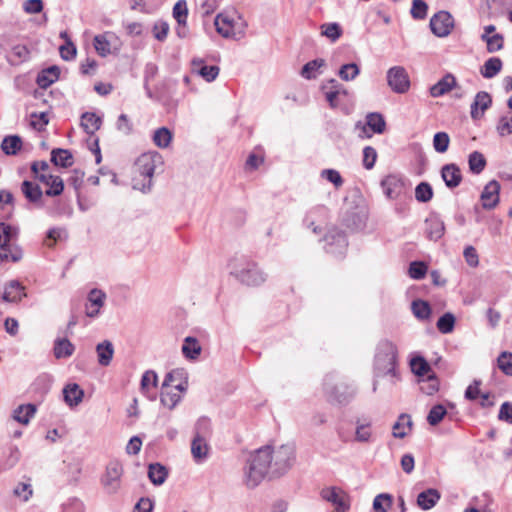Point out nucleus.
<instances>
[{"label": "nucleus", "instance_id": "c756f323", "mask_svg": "<svg viewBox=\"0 0 512 512\" xmlns=\"http://www.w3.org/2000/svg\"><path fill=\"white\" fill-rule=\"evenodd\" d=\"M36 405L22 404L13 411V419L23 425H27L36 413Z\"/></svg>", "mask_w": 512, "mask_h": 512}, {"label": "nucleus", "instance_id": "bf43d9fd", "mask_svg": "<svg viewBox=\"0 0 512 512\" xmlns=\"http://www.w3.org/2000/svg\"><path fill=\"white\" fill-rule=\"evenodd\" d=\"M188 15L187 4L185 0H179L173 8V17L177 21L179 25L183 24V29L185 28L186 20Z\"/></svg>", "mask_w": 512, "mask_h": 512}, {"label": "nucleus", "instance_id": "8fccbe9b", "mask_svg": "<svg viewBox=\"0 0 512 512\" xmlns=\"http://www.w3.org/2000/svg\"><path fill=\"white\" fill-rule=\"evenodd\" d=\"M468 163L471 172L474 174L481 173L486 166V160L483 154L478 151H474L469 155Z\"/></svg>", "mask_w": 512, "mask_h": 512}, {"label": "nucleus", "instance_id": "cd10ccee", "mask_svg": "<svg viewBox=\"0 0 512 512\" xmlns=\"http://www.w3.org/2000/svg\"><path fill=\"white\" fill-rule=\"evenodd\" d=\"M65 402L70 406H77L83 399L84 391L76 383L68 384L63 389Z\"/></svg>", "mask_w": 512, "mask_h": 512}, {"label": "nucleus", "instance_id": "69168bd1", "mask_svg": "<svg viewBox=\"0 0 512 512\" xmlns=\"http://www.w3.org/2000/svg\"><path fill=\"white\" fill-rule=\"evenodd\" d=\"M320 176L332 183L336 189L340 188L344 183L342 176L335 169H324L321 171Z\"/></svg>", "mask_w": 512, "mask_h": 512}, {"label": "nucleus", "instance_id": "bb28decb", "mask_svg": "<svg viewBox=\"0 0 512 512\" xmlns=\"http://www.w3.org/2000/svg\"><path fill=\"white\" fill-rule=\"evenodd\" d=\"M24 296V287L20 282L12 280L6 285L2 298L6 302H18Z\"/></svg>", "mask_w": 512, "mask_h": 512}, {"label": "nucleus", "instance_id": "ea45409f", "mask_svg": "<svg viewBox=\"0 0 512 512\" xmlns=\"http://www.w3.org/2000/svg\"><path fill=\"white\" fill-rule=\"evenodd\" d=\"M393 496L389 493H380L373 500L374 512H388L393 505Z\"/></svg>", "mask_w": 512, "mask_h": 512}, {"label": "nucleus", "instance_id": "4468645a", "mask_svg": "<svg viewBox=\"0 0 512 512\" xmlns=\"http://www.w3.org/2000/svg\"><path fill=\"white\" fill-rule=\"evenodd\" d=\"M321 90L325 95L326 101L331 108H336L339 105L338 98L340 95H347V90L342 84L335 79H329L321 85Z\"/></svg>", "mask_w": 512, "mask_h": 512}, {"label": "nucleus", "instance_id": "b1692460", "mask_svg": "<svg viewBox=\"0 0 512 512\" xmlns=\"http://www.w3.org/2000/svg\"><path fill=\"white\" fill-rule=\"evenodd\" d=\"M426 234L430 240L437 241L443 235L445 231L444 222L437 215H431L425 221Z\"/></svg>", "mask_w": 512, "mask_h": 512}, {"label": "nucleus", "instance_id": "a211bd4d", "mask_svg": "<svg viewBox=\"0 0 512 512\" xmlns=\"http://www.w3.org/2000/svg\"><path fill=\"white\" fill-rule=\"evenodd\" d=\"M328 215V209L324 205H316L312 207L306 214L304 223L308 228H311L315 234L321 232V228L316 225V221L325 220Z\"/></svg>", "mask_w": 512, "mask_h": 512}, {"label": "nucleus", "instance_id": "6ab92c4d", "mask_svg": "<svg viewBox=\"0 0 512 512\" xmlns=\"http://www.w3.org/2000/svg\"><path fill=\"white\" fill-rule=\"evenodd\" d=\"M37 179L49 187L45 191L47 196H58L63 192L64 183L60 176L41 173Z\"/></svg>", "mask_w": 512, "mask_h": 512}, {"label": "nucleus", "instance_id": "5fc2aeb1", "mask_svg": "<svg viewBox=\"0 0 512 512\" xmlns=\"http://www.w3.org/2000/svg\"><path fill=\"white\" fill-rule=\"evenodd\" d=\"M433 197V189L427 182L419 183L415 188V198L418 202L426 203Z\"/></svg>", "mask_w": 512, "mask_h": 512}, {"label": "nucleus", "instance_id": "338daca9", "mask_svg": "<svg viewBox=\"0 0 512 512\" xmlns=\"http://www.w3.org/2000/svg\"><path fill=\"white\" fill-rule=\"evenodd\" d=\"M157 382H158L157 374L152 370H148L142 375L141 390L144 393H147L151 387L152 388L157 387Z\"/></svg>", "mask_w": 512, "mask_h": 512}, {"label": "nucleus", "instance_id": "5701e85b", "mask_svg": "<svg viewBox=\"0 0 512 512\" xmlns=\"http://www.w3.org/2000/svg\"><path fill=\"white\" fill-rule=\"evenodd\" d=\"M456 85V78L452 74L448 73L444 77H442L436 84L431 86L430 95L435 98L443 96L450 92L454 87H456Z\"/></svg>", "mask_w": 512, "mask_h": 512}, {"label": "nucleus", "instance_id": "2eb2a0df", "mask_svg": "<svg viewBox=\"0 0 512 512\" xmlns=\"http://www.w3.org/2000/svg\"><path fill=\"white\" fill-rule=\"evenodd\" d=\"M500 184L492 180L486 184L481 193V202L484 209H493L499 203Z\"/></svg>", "mask_w": 512, "mask_h": 512}, {"label": "nucleus", "instance_id": "393cba45", "mask_svg": "<svg viewBox=\"0 0 512 512\" xmlns=\"http://www.w3.org/2000/svg\"><path fill=\"white\" fill-rule=\"evenodd\" d=\"M21 191L29 202L42 206L43 192L38 184L25 180L21 184Z\"/></svg>", "mask_w": 512, "mask_h": 512}, {"label": "nucleus", "instance_id": "3c124183", "mask_svg": "<svg viewBox=\"0 0 512 512\" xmlns=\"http://www.w3.org/2000/svg\"><path fill=\"white\" fill-rule=\"evenodd\" d=\"M180 400L181 394L174 392L172 389H165L161 392L160 401L163 406L169 408L170 410L174 409Z\"/></svg>", "mask_w": 512, "mask_h": 512}, {"label": "nucleus", "instance_id": "f704fd0d", "mask_svg": "<svg viewBox=\"0 0 512 512\" xmlns=\"http://www.w3.org/2000/svg\"><path fill=\"white\" fill-rule=\"evenodd\" d=\"M75 350V346L66 338L56 339L54 343V356L57 359L70 357Z\"/></svg>", "mask_w": 512, "mask_h": 512}, {"label": "nucleus", "instance_id": "c85d7f7f", "mask_svg": "<svg viewBox=\"0 0 512 512\" xmlns=\"http://www.w3.org/2000/svg\"><path fill=\"white\" fill-rule=\"evenodd\" d=\"M208 452V440L194 437L191 443V453L194 460L197 463L203 462L207 458Z\"/></svg>", "mask_w": 512, "mask_h": 512}, {"label": "nucleus", "instance_id": "4c0bfd02", "mask_svg": "<svg viewBox=\"0 0 512 512\" xmlns=\"http://www.w3.org/2000/svg\"><path fill=\"white\" fill-rule=\"evenodd\" d=\"M502 69V61L498 57H492L485 61L481 68V75L490 79L496 76Z\"/></svg>", "mask_w": 512, "mask_h": 512}, {"label": "nucleus", "instance_id": "680f3d73", "mask_svg": "<svg viewBox=\"0 0 512 512\" xmlns=\"http://www.w3.org/2000/svg\"><path fill=\"white\" fill-rule=\"evenodd\" d=\"M450 143V137L446 132H437L433 137V147L436 152L444 153L447 151Z\"/></svg>", "mask_w": 512, "mask_h": 512}, {"label": "nucleus", "instance_id": "4d7b16f0", "mask_svg": "<svg viewBox=\"0 0 512 512\" xmlns=\"http://www.w3.org/2000/svg\"><path fill=\"white\" fill-rule=\"evenodd\" d=\"M13 494L22 501L27 502L33 495L30 480L27 482H19L13 489Z\"/></svg>", "mask_w": 512, "mask_h": 512}, {"label": "nucleus", "instance_id": "7ed1b4c3", "mask_svg": "<svg viewBox=\"0 0 512 512\" xmlns=\"http://www.w3.org/2000/svg\"><path fill=\"white\" fill-rule=\"evenodd\" d=\"M397 347L389 340H382L377 345L374 370L375 377L390 375L397 378Z\"/></svg>", "mask_w": 512, "mask_h": 512}, {"label": "nucleus", "instance_id": "79ce46f5", "mask_svg": "<svg viewBox=\"0 0 512 512\" xmlns=\"http://www.w3.org/2000/svg\"><path fill=\"white\" fill-rule=\"evenodd\" d=\"M172 132L166 128L161 127L154 131L153 142L159 148H167L172 141Z\"/></svg>", "mask_w": 512, "mask_h": 512}, {"label": "nucleus", "instance_id": "f8f14e48", "mask_svg": "<svg viewBox=\"0 0 512 512\" xmlns=\"http://www.w3.org/2000/svg\"><path fill=\"white\" fill-rule=\"evenodd\" d=\"M387 82L390 88L399 94L405 93L410 87L409 76L402 66H394L388 70Z\"/></svg>", "mask_w": 512, "mask_h": 512}, {"label": "nucleus", "instance_id": "6e6d98bb", "mask_svg": "<svg viewBox=\"0 0 512 512\" xmlns=\"http://www.w3.org/2000/svg\"><path fill=\"white\" fill-rule=\"evenodd\" d=\"M455 325V317L452 313L447 312L443 314L437 321V329L443 333L448 334L451 333L454 329Z\"/></svg>", "mask_w": 512, "mask_h": 512}, {"label": "nucleus", "instance_id": "e2e57ef3", "mask_svg": "<svg viewBox=\"0 0 512 512\" xmlns=\"http://www.w3.org/2000/svg\"><path fill=\"white\" fill-rule=\"evenodd\" d=\"M355 431V441L360 443H367L370 441L372 432L370 429V423H360L357 421Z\"/></svg>", "mask_w": 512, "mask_h": 512}, {"label": "nucleus", "instance_id": "9d476101", "mask_svg": "<svg viewBox=\"0 0 512 512\" xmlns=\"http://www.w3.org/2000/svg\"><path fill=\"white\" fill-rule=\"evenodd\" d=\"M367 213L364 207L346 204L343 214V224L351 230H359L364 227Z\"/></svg>", "mask_w": 512, "mask_h": 512}, {"label": "nucleus", "instance_id": "c9c22d12", "mask_svg": "<svg viewBox=\"0 0 512 512\" xmlns=\"http://www.w3.org/2000/svg\"><path fill=\"white\" fill-rule=\"evenodd\" d=\"M168 476L165 466L159 463H152L148 467V477L154 485H161Z\"/></svg>", "mask_w": 512, "mask_h": 512}, {"label": "nucleus", "instance_id": "f3484780", "mask_svg": "<svg viewBox=\"0 0 512 512\" xmlns=\"http://www.w3.org/2000/svg\"><path fill=\"white\" fill-rule=\"evenodd\" d=\"M106 299L104 291L94 288L88 293V303L86 304V315L90 318L98 316L100 308L103 307Z\"/></svg>", "mask_w": 512, "mask_h": 512}, {"label": "nucleus", "instance_id": "603ef678", "mask_svg": "<svg viewBox=\"0 0 512 512\" xmlns=\"http://www.w3.org/2000/svg\"><path fill=\"white\" fill-rule=\"evenodd\" d=\"M359 73L360 68L356 63H347L340 67L338 76L343 81H352L359 75Z\"/></svg>", "mask_w": 512, "mask_h": 512}, {"label": "nucleus", "instance_id": "aec40b11", "mask_svg": "<svg viewBox=\"0 0 512 512\" xmlns=\"http://www.w3.org/2000/svg\"><path fill=\"white\" fill-rule=\"evenodd\" d=\"M441 176L446 186L449 188H456L462 181V174L456 164H446L441 169Z\"/></svg>", "mask_w": 512, "mask_h": 512}, {"label": "nucleus", "instance_id": "1a4fd4ad", "mask_svg": "<svg viewBox=\"0 0 512 512\" xmlns=\"http://www.w3.org/2000/svg\"><path fill=\"white\" fill-rule=\"evenodd\" d=\"M326 243L325 250L327 253L334 255L335 257L342 258L346 252L348 242L346 235L336 229H331L324 238Z\"/></svg>", "mask_w": 512, "mask_h": 512}, {"label": "nucleus", "instance_id": "09e8293b", "mask_svg": "<svg viewBox=\"0 0 512 512\" xmlns=\"http://www.w3.org/2000/svg\"><path fill=\"white\" fill-rule=\"evenodd\" d=\"M29 49L25 45H15L12 50L10 56H8V61L12 64H18L28 60L29 58Z\"/></svg>", "mask_w": 512, "mask_h": 512}, {"label": "nucleus", "instance_id": "13d9d810", "mask_svg": "<svg viewBox=\"0 0 512 512\" xmlns=\"http://www.w3.org/2000/svg\"><path fill=\"white\" fill-rule=\"evenodd\" d=\"M446 413L447 411L445 407L441 404H437L430 409L427 416V422L431 426H436L443 420Z\"/></svg>", "mask_w": 512, "mask_h": 512}, {"label": "nucleus", "instance_id": "0eeeda50", "mask_svg": "<svg viewBox=\"0 0 512 512\" xmlns=\"http://www.w3.org/2000/svg\"><path fill=\"white\" fill-rule=\"evenodd\" d=\"M235 21L228 15L219 14L215 18L217 32L225 38L238 40L245 34L246 23L239 19Z\"/></svg>", "mask_w": 512, "mask_h": 512}, {"label": "nucleus", "instance_id": "a878e982", "mask_svg": "<svg viewBox=\"0 0 512 512\" xmlns=\"http://www.w3.org/2000/svg\"><path fill=\"white\" fill-rule=\"evenodd\" d=\"M441 498V494L437 489L429 488L417 496V505L423 510L433 508Z\"/></svg>", "mask_w": 512, "mask_h": 512}, {"label": "nucleus", "instance_id": "473e14b6", "mask_svg": "<svg viewBox=\"0 0 512 512\" xmlns=\"http://www.w3.org/2000/svg\"><path fill=\"white\" fill-rule=\"evenodd\" d=\"M60 75V69L58 66H50L41 71V73L37 77V84L41 88H47L55 81L58 80Z\"/></svg>", "mask_w": 512, "mask_h": 512}, {"label": "nucleus", "instance_id": "864d4df0", "mask_svg": "<svg viewBox=\"0 0 512 512\" xmlns=\"http://www.w3.org/2000/svg\"><path fill=\"white\" fill-rule=\"evenodd\" d=\"M195 435L196 438L201 439H209L211 435V422L206 417H201L198 419L195 425Z\"/></svg>", "mask_w": 512, "mask_h": 512}, {"label": "nucleus", "instance_id": "37998d69", "mask_svg": "<svg viewBox=\"0 0 512 512\" xmlns=\"http://www.w3.org/2000/svg\"><path fill=\"white\" fill-rule=\"evenodd\" d=\"M420 390L426 395H433L439 389V381L434 373L419 379Z\"/></svg>", "mask_w": 512, "mask_h": 512}, {"label": "nucleus", "instance_id": "39448f33", "mask_svg": "<svg viewBox=\"0 0 512 512\" xmlns=\"http://www.w3.org/2000/svg\"><path fill=\"white\" fill-rule=\"evenodd\" d=\"M18 229L1 222L0 223V264L5 262H18L23 257L21 248L11 244L16 239Z\"/></svg>", "mask_w": 512, "mask_h": 512}, {"label": "nucleus", "instance_id": "412c9836", "mask_svg": "<svg viewBox=\"0 0 512 512\" xmlns=\"http://www.w3.org/2000/svg\"><path fill=\"white\" fill-rule=\"evenodd\" d=\"M492 103L491 97L487 92H478L471 104V117L474 120L480 119L485 110H487Z\"/></svg>", "mask_w": 512, "mask_h": 512}, {"label": "nucleus", "instance_id": "20e7f679", "mask_svg": "<svg viewBox=\"0 0 512 512\" xmlns=\"http://www.w3.org/2000/svg\"><path fill=\"white\" fill-rule=\"evenodd\" d=\"M323 390L330 403L346 404L355 395L353 385L341 381L335 374H327L323 380Z\"/></svg>", "mask_w": 512, "mask_h": 512}, {"label": "nucleus", "instance_id": "a19ab883", "mask_svg": "<svg viewBox=\"0 0 512 512\" xmlns=\"http://www.w3.org/2000/svg\"><path fill=\"white\" fill-rule=\"evenodd\" d=\"M21 147L22 140L17 135L6 136L1 143V148L6 155H16Z\"/></svg>", "mask_w": 512, "mask_h": 512}, {"label": "nucleus", "instance_id": "7c9ffc66", "mask_svg": "<svg viewBox=\"0 0 512 512\" xmlns=\"http://www.w3.org/2000/svg\"><path fill=\"white\" fill-rule=\"evenodd\" d=\"M96 353L99 364L101 366H108L111 363L114 355L113 344L108 340L99 343L96 346Z\"/></svg>", "mask_w": 512, "mask_h": 512}, {"label": "nucleus", "instance_id": "a18cd8bd", "mask_svg": "<svg viewBox=\"0 0 512 512\" xmlns=\"http://www.w3.org/2000/svg\"><path fill=\"white\" fill-rule=\"evenodd\" d=\"M412 372L420 378L430 375L431 367L421 356L414 357L410 362Z\"/></svg>", "mask_w": 512, "mask_h": 512}, {"label": "nucleus", "instance_id": "72a5a7b5", "mask_svg": "<svg viewBox=\"0 0 512 512\" xmlns=\"http://www.w3.org/2000/svg\"><path fill=\"white\" fill-rule=\"evenodd\" d=\"M201 350V345L196 338L188 336L184 339L182 353L185 358L195 360L200 355Z\"/></svg>", "mask_w": 512, "mask_h": 512}, {"label": "nucleus", "instance_id": "49530a36", "mask_svg": "<svg viewBox=\"0 0 512 512\" xmlns=\"http://www.w3.org/2000/svg\"><path fill=\"white\" fill-rule=\"evenodd\" d=\"M366 125L377 134L384 132L386 123L383 116L379 113H370L366 117Z\"/></svg>", "mask_w": 512, "mask_h": 512}, {"label": "nucleus", "instance_id": "ddd939ff", "mask_svg": "<svg viewBox=\"0 0 512 512\" xmlns=\"http://www.w3.org/2000/svg\"><path fill=\"white\" fill-rule=\"evenodd\" d=\"M381 187L387 198L397 199L405 191V182L402 177L390 174L381 181Z\"/></svg>", "mask_w": 512, "mask_h": 512}, {"label": "nucleus", "instance_id": "de8ad7c7", "mask_svg": "<svg viewBox=\"0 0 512 512\" xmlns=\"http://www.w3.org/2000/svg\"><path fill=\"white\" fill-rule=\"evenodd\" d=\"M412 312L420 320H426L430 317L431 308L428 302L423 300H414L412 302Z\"/></svg>", "mask_w": 512, "mask_h": 512}, {"label": "nucleus", "instance_id": "4be33fe9", "mask_svg": "<svg viewBox=\"0 0 512 512\" xmlns=\"http://www.w3.org/2000/svg\"><path fill=\"white\" fill-rule=\"evenodd\" d=\"M323 499L330 502L337 512H345L349 509V504L345 497L335 488H326L321 492Z\"/></svg>", "mask_w": 512, "mask_h": 512}, {"label": "nucleus", "instance_id": "9b49d317", "mask_svg": "<svg viewBox=\"0 0 512 512\" xmlns=\"http://www.w3.org/2000/svg\"><path fill=\"white\" fill-rule=\"evenodd\" d=\"M429 26L437 37H446L454 27V19L449 12L439 11L431 17Z\"/></svg>", "mask_w": 512, "mask_h": 512}, {"label": "nucleus", "instance_id": "2f4dec72", "mask_svg": "<svg viewBox=\"0 0 512 512\" xmlns=\"http://www.w3.org/2000/svg\"><path fill=\"white\" fill-rule=\"evenodd\" d=\"M413 422L408 414H401L394 423L392 430L395 438L402 439L411 430Z\"/></svg>", "mask_w": 512, "mask_h": 512}, {"label": "nucleus", "instance_id": "423d86ee", "mask_svg": "<svg viewBox=\"0 0 512 512\" xmlns=\"http://www.w3.org/2000/svg\"><path fill=\"white\" fill-rule=\"evenodd\" d=\"M231 274L248 286H258L267 279V274L259 268L257 263L249 260H241L239 264H232Z\"/></svg>", "mask_w": 512, "mask_h": 512}, {"label": "nucleus", "instance_id": "f257e3e1", "mask_svg": "<svg viewBox=\"0 0 512 512\" xmlns=\"http://www.w3.org/2000/svg\"><path fill=\"white\" fill-rule=\"evenodd\" d=\"M296 460L293 444H283L276 448L264 446L247 459L243 468V481L248 488L257 487L266 476L280 477L287 473Z\"/></svg>", "mask_w": 512, "mask_h": 512}, {"label": "nucleus", "instance_id": "58836bf2", "mask_svg": "<svg viewBox=\"0 0 512 512\" xmlns=\"http://www.w3.org/2000/svg\"><path fill=\"white\" fill-rule=\"evenodd\" d=\"M51 161L61 167H69L73 164V156L66 149H53L51 152Z\"/></svg>", "mask_w": 512, "mask_h": 512}, {"label": "nucleus", "instance_id": "c03bdc74", "mask_svg": "<svg viewBox=\"0 0 512 512\" xmlns=\"http://www.w3.org/2000/svg\"><path fill=\"white\" fill-rule=\"evenodd\" d=\"M325 61L323 59H314L307 62L301 69V76L305 79H315L318 75V70L324 66Z\"/></svg>", "mask_w": 512, "mask_h": 512}, {"label": "nucleus", "instance_id": "052dcab7", "mask_svg": "<svg viewBox=\"0 0 512 512\" xmlns=\"http://www.w3.org/2000/svg\"><path fill=\"white\" fill-rule=\"evenodd\" d=\"M482 41L486 43V48L489 53H495L504 46V36L500 33H494L492 36Z\"/></svg>", "mask_w": 512, "mask_h": 512}, {"label": "nucleus", "instance_id": "dca6fc26", "mask_svg": "<svg viewBox=\"0 0 512 512\" xmlns=\"http://www.w3.org/2000/svg\"><path fill=\"white\" fill-rule=\"evenodd\" d=\"M191 71L192 73L201 76L207 82H212L219 75L220 69L216 65H205L203 59L194 58L191 61Z\"/></svg>", "mask_w": 512, "mask_h": 512}, {"label": "nucleus", "instance_id": "e433bc0d", "mask_svg": "<svg viewBox=\"0 0 512 512\" xmlns=\"http://www.w3.org/2000/svg\"><path fill=\"white\" fill-rule=\"evenodd\" d=\"M101 122L95 113L86 112L82 115L81 126L87 134L93 135L100 128Z\"/></svg>", "mask_w": 512, "mask_h": 512}, {"label": "nucleus", "instance_id": "f03ea898", "mask_svg": "<svg viewBox=\"0 0 512 512\" xmlns=\"http://www.w3.org/2000/svg\"><path fill=\"white\" fill-rule=\"evenodd\" d=\"M164 164L163 157L157 151L141 154L135 161L133 188L148 193L152 188V177L158 168Z\"/></svg>", "mask_w": 512, "mask_h": 512}, {"label": "nucleus", "instance_id": "0e129e2a", "mask_svg": "<svg viewBox=\"0 0 512 512\" xmlns=\"http://www.w3.org/2000/svg\"><path fill=\"white\" fill-rule=\"evenodd\" d=\"M498 368L507 376H512V353L504 351L497 358Z\"/></svg>", "mask_w": 512, "mask_h": 512}, {"label": "nucleus", "instance_id": "774afa93", "mask_svg": "<svg viewBox=\"0 0 512 512\" xmlns=\"http://www.w3.org/2000/svg\"><path fill=\"white\" fill-rule=\"evenodd\" d=\"M427 265L421 261H414L409 266V276L415 280L423 279L427 273Z\"/></svg>", "mask_w": 512, "mask_h": 512}, {"label": "nucleus", "instance_id": "6e6552de", "mask_svg": "<svg viewBox=\"0 0 512 512\" xmlns=\"http://www.w3.org/2000/svg\"><path fill=\"white\" fill-rule=\"evenodd\" d=\"M123 475V466L118 461H111L106 467L105 474L101 478V483L108 494H115L121 487V477Z\"/></svg>", "mask_w": 512, "mask_h": 512}]
</instances>
